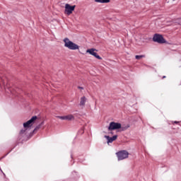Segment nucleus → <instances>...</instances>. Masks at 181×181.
Instances as JSON below:
<instances>
[{
	"label": "nucleus",
	"mask_w": 181,
	"mask_h": 181,
	"mask_svg": "<svg viewBox=\"0 0 181 181\" xmlns=\"http://www.w3.org/2000/svg\"><path fill=\"white\" fill-rule=\"evenodd\" d=\"M63 42L64 43V47H66V49H69V50H78L80 49V46H78V45L73 42L68 37L64 38Z\"/></svg>",
	"instance_id": "f257e3e1"
},
{
	"label": "nucleus",
	"mask_w": 181,
	"mask_h": 181,
	"mask_svg": "<svg viewBox=\"0 0 181 181\" xmlns=\"http://www.w3.org/2000/svg\"><path fill=\"white\" fill-rule=\"evenodd\" d=\"M116 155L117 156L118 160H124V159H127V158H128L129 153L124 150L116 153Z\"/></svg>",
	"instance_id": "f03ea898"
},
{
	"label": "nucleus",
	"mask_w": 181,
	"mask_h": 181,
	"mask_svg": "<svg viewBox=\"0 0 181 181\" xmlns=\"http://www.w3.org/2000/svg\"><path fill=\"white\" fill-rule=\"evenodd\" d=\"M36 119H37V117L33 116L30 120L23 123V128L28 129V128H30V127L35 124Z\"/></svg>",
	"instance_id": "7ed1b4c3"
},
{
	"label": "nucleus",
	"mask_w": 181,
	"mask_h": 181,
	"mask_svg": "<svg viewBox=\"0 0 181 181\" xmlns=\"http://www.w3.org/2000/svg\"><path fill=\"white\" fill-rule=\"evenodd\" d=\"M121 127H122V125H121L120 123L111 122L110 123L109 127H108V130L109 131H114L115 129H120Z\"/></svg>",
	"instance_id": "20e7f679"
},
{
	"label": "nucleus",
	"mask_w": 181,
	"mask_h": 181,
	"mask_svg": "<svg viewBox=\"0 0 181 181\" xmlns=\"http://www.w3.org/2000/svg\"><path fill=\"white\" fill-rule=\"evenodd\" d=\"M74 9H76V6H71L69 4H66L64 13H66V15H71Z\"/></svg>",
	"instance_id": "39448f33"
},
{
	"label": "nucleus",
	"mask_w": 181,
	"mask_h": 181,
	"mask_svg": "<svg viewBox=\"0 0 181 181\" xmlns=\"http://www.w3.org/2000/svg\"><path fill=\"white\" fill-rule=\"evenodd\" d=\"M86 53H88L89 54H91V56H93L94 57H95L98 60H101L103 59V58H101V57H100V55H98V54H97V49H94V48L88 49L86 50Z\"/></svg>",
	"instance_id": "423d86ee"
},
{
	"label": "nucleus",
	"mask_w": 181,
	"mask_h": 181,
	"mask_svg": "<svg viewBox=\"0 0 181 181\" xmlns=\"http://www.w3.org/2000/svg\"><path fill=\"white\" fill-rule=\"evenodd\" d=\"M153 42H157V43H166V40H164L161 35L156 34L153 37Z\"/></svg>",
	"instance_id": "0eeeda50"
},
{
	"label": "nucleus",
	"mask_w": 181,
	"mask_h": 181,
	"mask_svg": "<svg viewBox=\"0 0 181 181\" xmlns=\"http://www.w3.org/2000/svg\"><path fill=\"white\" fill-rule=\"evenodd\" d=\"M105 138L107 139V144H112L114 141L117 140V138H118V136L115 135L112 137H110V136H105Z\"/></svg>",
	"instance_id": "6e6552de"
},
{
	"label": "nucleus",
	"mask_w": 181,
	"mask_h": 181,
	"mask_svg": "<svg viewBox=\"0 0 181 181\" xmlns=\"http://www.w3.org/2000/svg\"><path fill=\"white\" fill-rule=\"evenodd\" d=\"M86 103H87V98H86V96L81 97L79 103L80 107H84V105H86Z\"/></svg>",
	"instance_id": "1a4fd4ad"
},
{
	"label": "nucleus",
	"mask_w": 181,
	"mask_h": 181,
	"mask_svg": "<svg viewBox=\"0 0 181 181\" xmlns=\"http://www.w3.org/2000/svg\"><path fill=\"white\" fill-rule=\"evenodd\" d=\"M95 2H97L98 4H110L111 0H95Z\"/></svg>",
	"instance_id": "9d476101"
},
{
	"label": "nucleus",
	"mask_w": 181,
	"mask_h": 181,
	"mask_svg": "<svg viewBox=\"0 0 181 181\" xmlns=\"http://www.w3.org/2000/svg\"><path fill=\"white\" fill-rule=\"evenodd\" d=\"M73 119H74V116L72 115L65 116V121H71Z\"/></svg>",
	"instance_id": "9b49d317"
},
{
	"label": "nucleus",
	"mask_w": 181,
	"mask_h": 181,
	"mask_svg": "<svg viewBox=\"0 0 181 181\" xmlns=\"http://www.w3.org/2000/svg\"><path fill=\"white\" fill-rule=\"evenodd\" d=\"M144 57H145V55H136L135 56V59H136V60H141V59H144Z\"/></svg>",
	"instance_id": "f8f14e48"
},
{
	"label": "nucleus",
	"mask_w": 181,
	"mask_h": 181,
	"mask_svg": "<svg viewBox=\"0 0 181 181\" xmlns=\"http://www.w3.org/2000/svg\"><path fill=\"white\" fill-rule=\"evenodd\" d=\"M129 124H127L126 126H122V131H127V129H128V128H129Z\"/></svg>",
	"instance_id": "ddd939ff"
},
{
	"label": "nucleus",
	"mask_w": 181,
	"mask_h": 181,
	"mask_svg": "<svg viewBox=\"0 0 181 181\" xmlns=\"http://www.w3.org/2000/svg\"><path fill=\"white\" fill-rule=\"evenodd\" d=\"M26 131H28V129L24 128V129H21L20 132V134L23 135V134H26Z\"/></svg>",
	"instance_id": "4468645a"
},
{
	"label": "nucleus",
	"mask_w": 181,
	"mask_h": 181,
	"mask_svg": "<svg viewBox=\"0 0 181 181\" xmlns=\"http://www.w3.org/2000/svg\"><path fill=\"white\" fill-rule=\"evenodd\" d=\"M57 118L66 121V116H57Z\"/></svg>",
	"instance_id": "2eb2a0df"
},
{
	"label": "nucleus",
	"mask_w": 181,
	"mask_h": 181,
	"mask_svg": "<svg viewBox=\"0 0 181 181\" xmlns=\"http://www.w3.org/2000/svg\"><path fill=\"white\" fill-rule=\"evenodd\" d=\"M36 129H39V127H37L35 129V131H36Z\"/></svg>",
	"instance_id": "dca6fc26"
},
{
	"label": "nucleus",
	"mask_w": 181,
	"mask_h": 181,
	"mask_svg": "<svg viewBox=\"0 0 181 181\" xmlns=\"http://www.w3.org/2000/svg\"><path fill=\"white\" fill-rule=\"evenodd\" d=\"M78 88H80L81 90H83V88H81V87H78Z\"/></svg>",
	"instance_id": "f3484780"
},
{
	"label": "nucleus",
	"mask_w": 181,
	"mask_h": 181,
	"mask_svg": "<svg viewBox=\"0 0 181 181\" xmlns=\"http://www.w3.org/2000/svg\"><path fill=\"white\" fill-rule=\"evenodd\" d=\"M172 22H173V23H175V21L173 20H172Z\"/></svg>",
	"instance_id": "a211bd4d"
},
{
	"label": "nucleus",
	"mask_w": 181,
	"mask_h": 181,
	"mask_svg": "<svg viewBox=\"0 0 181 181\" xmlns=\"http://www.w3.org/2000/svg\"><path fill=\"white\" fill-rule=\"evenodd\" d=\"M166 76H163V78H165Z\"/></svg>",
	"instance_id": "6ab92c4d"
},
{
	"label": "nucleus",
	"mask_w": 181,
	"mask_h": 181,
	"mask_svg": "<svg viewBox=\"0 0 181 181\" xmlns=\"http://www.w3.org/2000/svg\"><path fill=\"white\" fill-rule=\"evenodd\" d=\"M175 124H177V122H175Z\"/></svg>",
	"instance_id": "aec40b11"
}]
</instances>
